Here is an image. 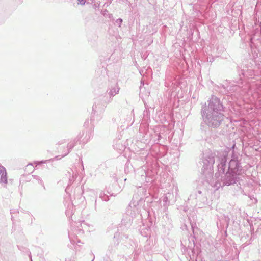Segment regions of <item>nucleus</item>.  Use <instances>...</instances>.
Wrapping results in <instances>:
<instances>
[{
	"label": "nucleus",
	"instance_id": "nucleus-1",
	"mask_svg": "<svg viewBox=\"0 0 261 261\" xmlns=\"http://www.w3.org/2000/svg\"><path fill=\"white\" fill-rule=\"evenodd\" d=\"M6 171L4 169H0V182L6 183L7 182Z\"/></svg>",
	"mask_w": 261,
	"mask_h": 261
},
{
	"label": "nucleus",
	"instance_id": "nucleus-2",
	"mask_svg": "<svg viewBox=\"0 0 261 261\" xmlns=\"http://www.w3.org/2000/svg\"><path fill=\"white\" fill-rule=\"evenodd\" d=\"M77 1L79 2L80 4H82V5L85 4V2H86L85 0H77Z\"/></svg>",
	"mask_w": 261,
	"mask_h": 261
}]
</instances>
